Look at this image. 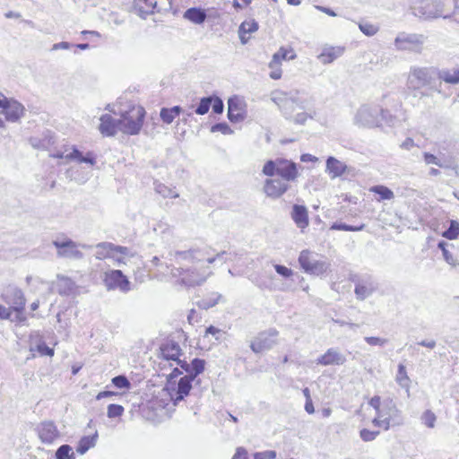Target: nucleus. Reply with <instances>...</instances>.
Masks as SVG:
<instances>
[{
    "mask_svg": "<svg viewBox=\"0 0 459 459\" xmlns=\"http://www.w3.org/2000/svg\"><path fill=\"white\" fill-rule=\"evenodd\" d=\"M455 8V0H417L413 13L424 20L451 17Z\"/></svg>",
    "mask_w": 459,
    "mask_h": 459,
    "instance_id": "f257e3e1",
    "label": "nucleus"
},
{
    "mask_svg": "<svg viewBox=\"0 0 459 459\" xmlns=\"http://www.w3.org/2000/svg\"><path fill=\"white\" fill-rule=\"evenodd\" d=\"M392 116L388 110L377 104H363L356 111L353 123L362 128H375L382 126L383 122L391 123Z\"/></svg>",
    "mask_w": 459,
    "mask_h": 459,
    "instance_id": "f03ea898",
    "label": "nucleus"
},
{
    "mask_svg": "<svg viewBox=\"0 0 459 459\" xmlns=\"http://www.w3.org/2000/svg\"><path fill=\"white\" fill-rule=\"evenodd\" d=\"M262 173L267 177L278 175L280 178L288 183L297 180L299 176L297 164L290 160L283 158L267 160L264 164Z\"/></svg>",
    "mask_w": 459,
    "mask_h": 459,
    "instance_id": "7ed1b4c3",
    "label": "nucleus"
},
{
    "mask_svg": "<svg viewBox=\"0 0 459 459\" xmlns=\"http://www.w3.org/2000/svg\"><path fill=\"white\" fill-rule=\"evenodd\" d=\"M193 264L192 266L184 268L178 267L174 268L171 271V273L174 276L181 277V283L188 286L195 287L198 285H202L206 281V280L212 275V271L209 270V267H197Z\"/></svg>",
    "mask_w": 459,
    "mask_h": 459,
    "instance_id": "20e7f679",
    "label": "nucleus"
},
{
    "mask_svg": "<svg viewBox=\"0 0 459 459\" xmlns=\"http://www.w3.org/2000/svg\"><path fill=\"white\" fill-rule=\"evenodd\" d=\"M145 110L141 106H133L119 118L120 132L126 134H137L142 129Z\"/></svg>",
    "mask_w": 459,
    "mask_h": 459,
    "instance_id": "39448f33",
    "label": "nucleus"
},
{
    "mask_svg": "<svg viewBox=\"0 0 459 459\" xmlns=\"http://www.w3.org/2000/svg\"><path fill=\"white\" fill-rule=\"evenodd\" d=\"M427 37L419 33L400 32L394 39V48L397 51L421 54Z\"/></svg>",
    "mask_w": 459,
    "mask_h": 459,
    "instance_id": "423d86ee",
    "label": "nucleus"
},
{
    "mask_svg": "<svg viewBox=\"0 0 459 459\" xmlns=\"http://www.w3.org/2000/svg\"><path fill=\"white\" fill-rule=\"evenodd\" d=\"M52 244L57 249L56 255L58 257L73 260L83 258L84 255L79 247L83 249H91L93 247L91 245L76 243L68 238H64L62 240L55 239Z\"/></svg>",
    "mask_w": 459,
    "mask_h": 459,
    "instance_id": "0eeeda50",
    "label": "nucleus"
},
{
    "mask_svg": "<svg viewBox=\"0 0 459 459\" xmlns=\"http://www.w3.org/2000/svg\"><path fill=\"white\" fill-rule=\"evenodd\" d=\"M209 247L204 248H192L186 251H177L175 253V259L178 263L189 262L196 264L201 261L206 260L208 264H213L217 258H220L225 254V251L218 253L215 256L206 257L209 255Z\"/></svg>",
    "mask_w": 459,
    "mask_h": 459,
    "instance_id": "6e6552de",
    "label": "nucleus"
},
{
    "mask_svg": "<svg viewBox=\"0 0 459 459\" xmlns=\"http://www.w3.org/2000/svg\"><path fill=\"white\" fill-rule=\"evenodd\" d=\"M299 263L305 273L316 276L324 274L329 268V264L316 260L309 250L300 252Z\"/></svg>",
    "mask_w": 459,
    "mask_h": 459,
    "instance_id": "1a4fd4ad",
    "label": "nucleus"
},
{
    "mask_svg": "<svg viewBox=\"0 0 459 459\" xmlns=\"http://www.w3.org/2000/svg\"><path fill=\"white\" fill-rule=\"evenodd\" d=\"M437 74L435 67H418L413 66L410 70L409 82L416 89L429 85Z\"/></svg>",
    "mask_w": 459,
    "mask_h": 459,
    "instance_id": "9d476101",
    "label": "nucleus"
},
{
    "mask_svg": "<svg viewBox=\"0 0 459 459\" xmlns=\"http://www.w3.org/2000/svg\"><path fill=\"white\" fill-rule=\"evenodd\" d=\"M279 332L274 328L259 333L250 343V348L255 353H260L271 350L276 345V338Z\"/></svg>",
    "mask_w": 459,
    "mask_h": 459,
    "instance_id": "9b49d317",
    "label": "nucleus"
},
{
    "mask_svg": "<svg viewBox=\"0 0 459 459\" xmlns=\"http://www.w3.org/2000/svg\"><path fill=\"white\" fill-rule=\"evenodd\" d=\"M104 283L108 290H118L123 293H126L131 290V282L120 270L106 272Z\"/></svg>",
    "mask_w": 459,
    "mask_h": 459,
    "instance_id": "f8f14e48",
    "label": "nucleus"
},
{
    "mask_svg": "<svg viewBox=\"0 0 459 459\" xmlns=\"http://www.w3.org/2000/svg\"><path fill=\"white\" fill-rule=\"evenodd\" d=\"M289 188L290 185L287 181L269 177L264 182L263 192L267 197L275 200L281 197Z\"/></svg>",
    "mask_w": 459,
    "mask_h": 459,
    "instance_id": "ddd939ff",
    "label": "nucleus"
},
{
    "mask_svg": "<svg viewBox=\"0 0 459 459\" xmlns=\"http://www.w3.org/2000/svg\"><path fill=\"white\" fill-rule=\"evenodd\" d=\"M194 380L195 379L186 375L179 379L176 387H172V383L169 382L167 388L170 390L169 396L174 405H177L180 401L184 400V398L188 395L192 388V381Z\"/></svg>",
    "mask_w": 459,
    "mask_h": 459,
    "instance_id": "4468645a",
    "label": "nucleus"
},
{
    "mask_svg": "<svg viewBox=\"0 0 459 459\" xmlns=\"http://www.w3.org/2000/svg\"><path fill=\"white\" fill-rule=\"evenodd\" d=\"M246 103L238 96H233L228 100V118L238 123L246 118Z\"/></svg>",
    "mask_w": 459,
    "mask_h": 459,
    "instance_id": "2eb2a0df",
    "label": "nucleus"
},
{
    "mask_svg": "<svg viewBox=\"0 0 459 459\" xmlns=\"http://www.w3.org/2000/svg\"><path fill=\"white\" fill-rule=\"evenodd\" d=\"M134 10L136 13L145 19L149 14L155 12L160 13L167 10L165 3H159L157 0H134Z\"/></svg>",
    "mask_w": 459,
    "mask_h": 459,
    "instance_id": "dca6fc26",
    "label": "nucleus"
},
{
    "mask_svg": "<svg viewBox=\"0 0 459 459\" xmlns=\"http://www.w3.org/2000/svg\"><path fill=\"white\" fill-rule=\"evenodd\" d=\"M4 299L13 309H24L25 297L21 289L16 286H8L3 294Z\"/></svg>",
    "mask_w": 459,
    "mask_h": 459,
    "instance_id": "f3484780",
    "label": "nucleus"
},
{
    "mask_svg": "<svg viewBox=\"0 0 459 459\" xmlns=\"http://www.w3.org/2000/svg\"><path fill=\"white\" fill-rule=\"evenodd\" d=\"M346 362V357L335 348H330L325 354L317 358L316 363L322 366H341Z\"/></svg>",
    "mask_w": 459,
    "mask_h": 459,
    "instance_id": "a211bd4d",
    "label": "nucleus"
},
{
    "mask_svg": "<svg viewBox=\"0 0 459 459\" xmlns=\"http://www.w3.org/2000/svg\"><path fill=\"white\" fill-rule=\"evenodd\" d=\"M97 251L95 257L99 260L109 258L113 250H118L120 255H128L129 248L126 247L117 246L110 242H100L95 246Z\"/></svg>",
    "mask_w": 459,
    "mask_h": 459,
    "instance_id": "6ab92c4d",
    "label": "nucleus"
},
{
    "mask_svg": "<svg viewBox=\"0 0 459 459\" xmlns=\"http://www.w3.org/2000/svg\"><path fill=\"white\" fill-rule=\"evenodd\" d=\"M24 110L25 108L22 104L13 99H10L1 113L4 115L7 121L17 122L24 115Z\"/></svg>",
    "mask_w": 459,
    "mask_h": 459,
    "instance_id": "aec40b11",
    "label": "nucleus"
},
{
    "mask_svg": "<svg viewBox=\"0 0 459 459\" xmlns=\"http://www.w3.org/2000/svg\"><path fill=\"white\" fill-rule=\"evenodd\" d=\"M99 130L103 135L114 136L118 131L120 132L119 119L114 118L109 114L102 115Z\"/></svg>",
    "mask_w": 459,
    "mask_h": 459,
    "instance_id": "412c9836",
    "label": "nucleus"
},
{
    "mask_svg": "<svg viewBox=\"0 0 459 459\" xmlns=\"http://www.w3.org/2000/svg\"><path fill=\"white\" fill-rule=\"evenodd\" d=\"M377 286L370 276L359 280L355 284V295L358 299L364 300L376 290Z\"/></svg>",
    "mask_w": 459,
    "mask_h": 459,
    "instance_id": "4be33fe9",
    "label": "nucleus"
},
{
    "mask_svg": "<svg viewBox=\"0 0 459 459\" xmlns=\"http://www.w3.org/2000/svg\"><path fill=\"white\" fill-rule=\"evenodd\" d=\"M39 437L43 443L52 444L58 437L59 432L53 421H44L38 429Z\"/></svg>",
    "mask_w": 459,
    "mask_h": 459,
    "instance_id": "5701e85b",
    "label": "nucleus"
},
{
    "mask_svg": "<svg viewBox=\"0 0 459 459\" xmlns=\"http://www.w3.org/2000/svg\"><path fill=\"white\" fill-rule=\"evenodd\" d=\"M290 217L296 226L301 230L309 224L308 212L305 205L294 204L290 212Z\"/></svg>",
    "mask_w": 459,
    "mask_h": 459,
    "instance_id": "b1692460",
    "label": "nucleus"
},
{
    "mask_svg": "<svg viewBox=\"0 0 459 459\" xmlns=\"http://www.w3.org/2000/svg\"><path fill=\"white\" fill-rule=\"evenodd\" d=\"M348 166L334 157H328L326 160V172L330 174L331 178L342 176L347 170Z\"/></svg>",
    "mask_w": 459,
    "mask_h": 459,
    "instance_id": "393cba45",
    "label": "nucleus"
},
{
    "mask_svg": "<svg viewBox=\"0 0 459 459\" xmlns=\"http://www.w3.org/2000/svg\"><path fill=\"white\" fill-rule=\"evenodd\" d=\"M163 358L167 360H177L181 355V348L175 341H168L160 347Z\"/></svg>",
    "mask_w": 459,
    "mask_h": 459,
    "instance_id": "a878e982",
    "label": "nucleus"
},
{
    "mask_svg": "<svg viewBox=\"0 0 459 459\" xmlns=\"http://www.w3.org/2000/svg\"><path fill=\"white\" fill-rule=\"evenodd\" d=\"M437 75L439 80L448 84H459V66L452 68L437 69Z\"/></svg>",
    "mask_w": 459,
    "mask_h": 459,
    "instance_id": "bb28decb",
    "label": "nucleus"
},
{
    "mask_svg": "<svg viewBox=\"0 0 459 459\" xmlns=\"http://www.w3.org/2000/svg\"><path fill=\"white\" fill-rule=\"evenodd\" d=\"M343 52L344 48L342 47H328L323 49L322 53L318 55L317 58L322 64L326 65L340 57Z\"/></svg>",
    "mask_w": 459,
    "mask_h": 459,
    "instance_id": "cd10ccee",
    "label": "nucleus"
},
{
    "mask_svg": "<svg viewBox=\"0 0 459 459\" xmlns=\"http://www.w3.org/2000/svg\"><path fill=\"white\" fill-rule=\"evenodd\" d=\"M57 291L60 295L68 296L71 295L75 288V282L69 277L66 276H57Z\"/></svg>",
    "mask_w": 459,
    "mask_h": 459,
    "instance_id": "c85d7f7f",
    "label": "nucleus"
},
{
    "mask_svg": "<svg viewBox=\"0 0 459 459\" xmlns=\"http://www.w3.org/2000/svg\"><path fill=\"white\" fill-rule=\"evenodd\" d=\"M258 30V23L255 20L243 22L238 29V36L242 44H247L249 37L247 34L253 33Z\"/></svg>",
    "mask_w": 459,
    "mask_h": 459,
    "instance_id": "c756f323",
    "label": "nucleus"
},
{
    "mask_svg": "<svg viewBox=\"0 0 459 459\" xmlns=\"http://www.w3.org/2000/svg\"><path fill=\"white\" fill-rule=\"evenodd\" d=\"M296 54L292 48H285L283 47L273 55V58L269 63V66L281 65L282 60H293L296 58Z\"/></svg>",
    "mask_w": 459,
    "mask_h": 459,
    "instance_id": "7c9ffc66",
    "label": "nucleus"
},
{
    "mask_svg": "<svg viewBox=\"0 0 459 459\" xmlns=\"http://www.w3.org/2000/svg\"><path fill=\"white\" fill-rule=\"evenodd\" d=\"M385 418L390 419V425H401L403 419L401 411L396 408L393 401H389L384 409Z\"/></svg>",
    "mask_w": 459,
    "mask_h": 459,
    "instance_id": "2f4dec72",
    "label": "nucleus"
},
{
    "mask_svg": "<svg viewBox=\"0 0 459 459\" xmlns=\"http://www.w3.org/2000/svg\"><path fill=\"white\" fill-rule=\"evenodd\" d=\"M183 17L195 24H202L206 20V13L201 8L192 7L187 9Z\"/></svg>",
    "mask_w": 459,
    "mask_h": 459,
    "instance_id": "473e14b6",
    "label": "nucleus"
},
{
    "mask_svg": "<svg viewBox=\"0 0 459 459\" xmlns=\"http://www.w3.org/2000/svg\"><path fill=\"white\" fill-rule=\"evenodd\" d=\"M154 191L162 198H178L179 194L176 191L175 187H170L165 184L156 180L153 182Z\"/></svg>",
    "mask_w": 459,
    "mask_h": 459,
    "instance_id": "72a5a7b5",
    "label": "nucleus"
},
{
    "mask_svg": "<svg viewBox=\"0 0 459 459\" xmlns=\"http://www.w3.org/2000/svg\"><path fill=\"white\" fill-rule=\"evenodd\" d=\"M97 437V432L92 436L82 437L78 442L76 452L80 455H84L90 448L95 446Z\"/></svg>",
    "mask_w": 459,
    "mask_h": 459,
    "instance_id": "f704fd0d",
    "label": "nucleus"
},
{
    "mask_svg": "<svg viewBox=\"0 0 459 459\" xmlns=\"http://www.w3.org/2000/svg\"><path fill=\"white\" fill-rule=\"evenodd\" d=\"M222 296L218 292H212L207 298H204L197 302V306L202 309H209L217 305Z\"/></svg>",
    "mask_w": 459,
    "mask_h": 459,
    "instance_id": "c9c22d12",
    "label": "nucleus"
},
{
    "mask_svg": "<svg viewBox=\"0 0 459 459\" xmlns=\"http://www.w3.org/2000/svg\"><path fill=\"white\" fill-rule=\"evenodd\" d=\"M396 382L402 388H404L406 392L409 393L411 380L407 375L406 368L403 364L398 365Z\"/></svg>",
    "mask_w": 459,
    "mask_h": 459,
    "instance_id": "e433bc0d",
    "label": "nucleus"
},
{
    "mask_svg": "<svg viewBox=\"0 0 459 459\" xmlns=\"http://www.w3.org/2000/svg\"><path fill=\"white\" fill-rule=\"evenodd\" d=\"M272 101H273L281 109L283 107H288L292 103V98L281 91H275L272 93Z\"/></svg>",
    "mask_w": 459,
    "mask_h": 459,
    "instance_id": "4c0bfd02",
    "label": "nucleus"
},
{
    "mask_svg": "<svg viewBox=\"0 0 459 459\" xmlns=\"http://www.w3.org/2000/svg\"><path fill=\"white\" fill-rule=\"evenodd\" d=\"M370 192L379 195L380 198L378 201L382 200H391L394 198V195L391 189L387 186L377 185L370 187Z\"/></svg>",
    "mask_w": 459,
    "mask_h": 459,
    "instance_id": "58836bf2",
    "label": "nucleus"
},
{
    "mask_svg": "<svg viewBox=\"0 0 459 459\" xmlns=\"http://www.w3.org/2000/svg\"><path fill=\"white\" fill-rule=\"evenodd\" d=\"M205 361L202 359L195 358L190 363V373L187 375L195 379L199 374L204 370Z\"/></svg>",
    "mask_w": 459,
    "mask_h": 459,
    "instance_id": "ea45409f",
    "label": "nucleus"
},
{
    "mask_svg": "<svg viewBox=\"0 0 459 459\" xmlns=\"http://www.w3.org/2000/svg\"><path fill=\"white\" fill-rule=\"evenodd\" d=\"M442 236L447 239H455L459 236V222L457 221H450V225L446 230H445Z\"/></svg>",
    "mask_w": 459,
    "mask_h": 459,
    "instance_id": "a19ab883",
    "label": "nucleus"
},
{
    "mask_svg": "<svg viewBox=\"0 0 459 459\" xmlns=\"http://www.w3.org/2000/svg\"><path fill=\"white\" fill-rule=\"evenodd\" d=\"M56 459H75L73 448L69 445H62L56 452Z\"/></svg>",
    "mask_w": 459,
    "mask_h": 459,
    "instance_id": "79ce46f5",
    "label": "nucleus"
},
{
    "mask_svg": "<svg viewBox=\"0 0 459 459\" xmlns=\"http://www.w3.org/2000/svg\"><path fill=\"white\" fill-rule=\"evenodd\" d=\"M365 228V224L359 226H351L343 222H334L331 225L330 230H345V231H360Z\"/></svg>",
    "mask_w": 459,
    "mask_h": 459,
    "instance_id": "37998d69",
    "label": "nucleus"
},
{
    "mask_svg": "<svg viewBox=\"0 0 459 459\" xmlns=\"http://www.w3.org/2000/svg\"><path fill=\"white\" fill-rule=\"evenodd\" d=\"M303 109H304V106H303L302 102L299 101V100L292 98V103L290 104V106H288V107H283L281 110L287 118H290L292 116V113L294 111L303 110Z\"/></svg>",
    "mask_w": 459,
    "mask_h": 459,
    "instance_id": "c03bdc74",
    "label": "nucleus"
},
{
    "mask_svg": "<svg viewBox=\"0 0 459 459\" xmlns=\"http://www.w3.org/2000/svg\"><path fill=\"white\" fill-rule=\"evenodd\" d=\"M212 102V97L202 98L201 100H200L199 105L195 108V113L198 114V115H204V114H206L209 111V109H210Z\"/></svg>",
    "mask_w": 459,
    "mask_h": 459,
    "instance_id": "a18cd8bd",
    "label": "nucleus"
},
{
    "mask_svg": "<svg viewBox=\"0 0 459 459\" xmlns=\"http://www.w3.org/2000/svg\"><path fill=\"white\" fill-rule=\"evenodd\" d=\"M359 28L363 34L368 37L374 36L379 30L377 25L369 22H360Z\"/></svg>",
    "mask_w": 459,
    "mask_h": 459,
    "instance_id": "49530a36",
    "label": "nucleus"
},
{
    "mask_svg": "<svg viewBox=\"0 0 459 459\" xmlns=\"http://www.w3.org/2000/svg\"><path fill=\"white\" fill-rule=\"evenodd\" d=\"M111 381L116 387L120 389H129L131 386V383L124 375H119L113 377Z\"/></svg>",
    "mask_w": 459,
    "mask_h": 459,
    "instance_id": "de8ad7c7",
    "label": "nucleus"
},
{
    "mask_svg": "<svg viewBox=\"0 0 459 459\" xmlns=\"http://www.w3.org/2000/svg\"><path fill=\"white\" fill-rule=\"evenodd\" d=\"M436 415L429 410L426 411L421 416V421L429 428H434L436 422Z\"/></svg>",
    "mask_w": 459,
    "mask_h": 459,
    "instance_id": "09e8293b",
    "label": "nucleus"
},
{
    "mask_svg": "<svg viewBox=\"0 0 459 459\" xmlns=\"http://www.w3.org/2000/svg\"><path fill=\"white\" fill-rule=\"evenodd\" d=\"M123 412L124 407L122 405L112 403L108 406L107 415L108 418L119 417Z\"/></svg>",
    "mask_w": 459,
    "mask_h": 459,
    "instance_id": "8fccbe9b",
    "label": "nucleus"
},
{
    "mask_svg": "<svg viewBox=\"0 0 459 459\" xmlns=\"http://www.w3.org/2000/svg\"><path fill=\"white\" fill-rule=\"evenodd\" d=\"M373 423L378 427H384L385 429H388L390 427V419L385 418V414L379 411L377 417L373 420Z\"/></svg>",
    "mask_w": 459,
    "mask_h": 459,
    "instance_id": "3c124183",
    "label": "nucleus"
},
{
    "mask_svg": "<svg viewBox=\"0 0 459 459\" xmlns=\"http://www.w3.org/2000/svg\"><path fill=\"white\" fill-rule=\"evenodd\" d=\"M423 160L427 165L432 164V165L438 166L440 168L445 167V165L441 162V160L432 153H429L427 152H423Z\"/></svg>",
    "mask_w": 459,
    "mask_h": 459,
    "instance_id": "603ef678",
    "label": "nucleus"
},
{
    "mask_svg": "<svg viewBox=\"0 0 459 459\" xmlns=\"http://www.w3.org/2000/svg\"><path fill=\"white\" fill-rule=\"evenodd\" d=\"M133 255L129 251L128 255H120V252L118 250H113L110 255V259H112L116 265L120 266L121 264H126V257L132 256Z\"/></svg>",
    "mask_w": 459,
    "mask_h": 459,
    "instance_id": "864d4df0",
    "label": "nucleus"
},
{
    "mask_svg": "<svg viewBox=\"0 0 459 459\" xmlns=\"http://www.w3.org/2000/svg\"><path fill=\"white\" fill-rule=\"evenodd\" d=\"M211 131L212 133H215V132H221L223 134H230L233 133V131L231 130V128L229 126V125L225 122H222V123H217L215 125H213L211 128Z\"/></svg>",
    "mask_w": 459,
    "mask_h": 459,
    "instance_id": "5fc2aeb1",
    "label": "nucleus"
},
{
    "mask_svg": "<svg viewBox=\"0 0 459 459\" xmlns=\"http://www.w3.org/2000/svg\"><path fill=\"white\" fill-rule=\"evenodd\" d=\"M359 435L363 441L368 442L374 440L379 435V431H371L367 429H363L360 430Z\"/></svg>",
    "mask_w": 459,
    "mask_h": 459,
    "instance_id": "6e6d98bb",
    "label": "nucleus"
},
{
    "mask_svg": "<svg viewBox=\"0 0 459 459\" xmlns=\"http://www.w3.org/2000/svg\"><path fill=\"white\" fill-rule=\"evenodd\" d=\"M160 116L161 120L168 125L171 124L176 117L168 108H162Z\"/></svg>",
    "mask_w": 459,
    "mask_h": 459,
    "instance_id": "4d7b16f0",
    "label": "nucleus"
},
{
    "mask_svg": "<svg viewBox=\"0 0 459 459\" xmlns=\"http://www.w3.org/2000/svg\"><path fill=\"white\" fill-rule=\"evenodd\" d=\"M364 340L372 346H384L388 342L387 339L380 338V337H365Z\"/></svg>",
    "mask_w": 459,
    "mask_h": 459,
    "instance_id": "13d9d810",
    "label": "nucleus"
},
{
    "mask_svg": "<svg viewBox=\"0 0 459 459\" xmlns=\"http://www.w3.org/2000/svg\"><path fill=\"white\" fill-rule=\"evenodd\" d=\"M212 111L216 114H221L224 109V104L221 98L219 97H212Z\"/></svg>",
    "mask_w": 459,
    "mask_h": 459,
    "instance_id": "bf43d9fd",
    "label": "nucleus"
},
{
    "mask_svg": "<svg viewBox=\"0 0 459 459\" xmlns=\"http://www.w3.org/2000/svg\"><path fill=\"white\" fill-rule=\"evenodd\" d=\"M275 457L276 452L273 450L257 452L254 455V459H275Z\"/></svg>",
    "mask_w": 459,
    "mask_h": 459,
    "instance_id": "052dcab7",
    "label": "nucleus"
},
{
    "mask_svg": "<svg viewBox=\"0 0 459 459\" xmlns=\"http://www.w3.org/2000/svg\"><path fill=\"white\" fill-rule=\"evenodd\" d=\"M274 269L277 272V273H279L280 275H281L284 278H289L293 274V272L291 269H290L284 265H281V264H275Z\"/></svg>",
    "mask_w": 459,
    "mask_h": 459,
    "instance_id": "680f3d73",
    "label": "nucleus"
},
{
    "mask_svg": "<svg viewBox=\"0 0 459 459\" xmlns=\"http://www.w3.org/2000/svg\"><path fill=\"white\" fill-rule=\"evenodd\" d=\"M37 351L44 356H53L54 350L49 348L45 342H41L37 345Z\"/></svg>",
    "mask_w": 459,
    "mask_h": 459,
    "instance_id": "e2e57ef3",
    "label": "nucleus"
},
{
    "mask_svg": "<svg viewBox=\"0 0 459 459\" xmlns=\"http://www.w3.org/2000/svg\"><path fill=\"white\" fill-rule=\"evenodd\" d=\"M82 157V153L74 146L73 147L72 152L65 154V160H76L79 162H81Z\"/></svg>",
    "mask_w": 459,
    "mask_h": 459,
    "instance_id": "0e129e2a",
    "label": "nucleus"
},
{
    "mask_svg": "<svg viewBox=\"0 0 459 459\" xmlns=\"http://www.w3.org/2000/svg\"><path fill=\"white\" fill-rule=\"evenodd\" d=\"M269 68L272 70L269 74L272 79L278 80L281 77V68L280 64H277V65L269 66Z\"/></svg>",
    "mask_w": 459,
    "mask_h": 459,
    "instance_id": "69168bd1",
    "label": "nucleus"
},
{
    "mask_svg": "<svg viewBox=\"0 0 459 459\" xmlns=\"http://www.w3.org/2000/svg\"><path fill=\"white\" fill-rule=\"evenodd\" d=\"M13 308L6 307L3 305H0V318L1 319H11Z\"/></svg>",
    "mask_w": 459,
    "mask_h": 459,
    "instance_id": "338daca9",
    "label": "nucleus"
},
{
    "mask_svg": "<svg viewBox=\"0 0 459 459\" xmlns=\"http://www.w3.org/2000/svg\"><path fill=\"white\" fill-rule=\"evenodd\" d=\"M232 459H248L247 451L244 447H238Z\"/></svg>",
    "mask_w": 459,
    "mask_h": 459,
    "instance_id": "774afa93",
    "label": "nucleus"
}]
</instances>
